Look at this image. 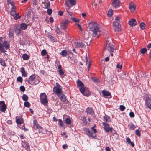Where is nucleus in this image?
I'll return each mask as SVG.
<instances>
[{
	"label": "nucleus",
	"instance_id": "obj_55",
	"mask_svg": "<svg viewBox=\"0 0 151 151\" xmlns=\"http://www.w3.org/2000/svg\"><path fill=\"white\" fill-rule=\"evenodd\" d=\"M83 119V121L84 123L85 124H87V122L86 121V117H83L82 118Z\"/></svg>",
	"mask_w": 151,
	"mask_h": 151
},
{
	"label": "nucleus",
	"instance_id": "obj_45",
	"mask_svg": "<svg viewBox=\"0 0 151 151\" xmlns=\"http://www.w3.org/2000/svg\"><path fill=\"white\" fill-rule=\"evenodd\" d=\"M116 67L117 68L121 69L122 68V64L120 63H119L117 64Z\"/></svg>",
	"mask_w": 151,
	"mask_h": 151
},
{
	"label": "nucleus",
	"instance_id": "obj_47",
	"mask_svg": "<svg viewBox=\"0 0 151 151\" xmlns=\"http://www.w3.org/2000/svg\"><path fill=\"white\" fill-rule=\"evenodd\" d=\"M47 54V52L44 49L41 52V55L43 56Z\"/></svg>",
	"mask_w": 151,
	"mask_h": 151
},
{
	"label": "nucleus",
	"instance_id": "obj_59",
	"mask_svg": "<svg viewBox=\"0 0 151 151\" xmlns=\"http://www.w3.org/2000/svg\"><path fill=\"white\" fill-rule=\"evenodd\" d=\"M91 129L94 132L93 133L95 134V133L97 132V130L96 129H95L94 128V127H91Z\"/></svg>",
	"mask_w": 151,
	"mask_h": 151
},
{
	"label": "nucleus",
	"instance_id": "obj_43",
	"mask_svg": "<svg viewBox=\"0 0 151 151\" xmlns=\"http://www.w3.org/2000/svg\"><path fill=\"white\" fill-rule=\"evenodd\" d=\"M21 16H19L18 13H16V14L14 15V19L15 20H17V19H20L21 18Z\"/></svg>",
	"mask_w": 151,
	"mask_h": 151
},
{
	"label": "nucleus",
	"instance_id": "obj_23",
	"mask_svg": "<svg viewBox=\"0 0 151 151\" xmlns=\"http://www.w3.org/2000/svg\"><path fill=\"white\" fill-rule=\"evenodd\" d=\"M20 72H21L22 76L24 77H26L27 76V73L26 71H25L23 67L21 68Z\"/></svg>",
	"mask_w": 151,
	"mask_h": 151
},
{
	"label": "nucleus",
	"instance_id": "obj_5",
	"mask_svg": "<svg viewBox=\"0 0 151 151\" xmlns=\"http://www.w3.org/2000/svg\"><path fill=\"white\" fill-rule=\"evenodd\" d=\"M53 91L54 93L57 94V95L62 93V88L61 86L59 84H57L53 88Z\"/></svg>",
	"mask_w": 151,
	"mask_h": 151
},
{
	"label": "nucleus",
	"instance_id": "obj_22",
	"mask_svg": "<svg viewBox=\"0 0 151 151\" xmlns=\"http://www.w3.org/2000/svg\"><path fill=\"white\" fill-rule=\"evenodd\" d=\"M76 83L78 86L79 88V89L81 88H84L85 87L83 83L79 79L77 81Z\"/></svg>",
	"mask_w": 151,
	"mask_h": 151
},
{
	"label": "nucleus",
	"instance_id": "obj_6",
	"mask_svg": "<svg viewBox=\"0 0 151 151\" xmlns=\"http://www.w3.org/2000/svg\"><path fill=\"white\" fill-rule=\"evenodd\" d=\"M113 28L115 32H119L121 31V26L120 24V23L116 22H113Z\"/></svg>",
	"mask_w": 151,
	"mask_h": 151
},
{
	"label": "nucleus",
	"instance_id": "obj_11",
	"mask_svg": "<svg viewBox=\"0 0 151 151\" xmlns=\"http://www.w3.org/2000/svg\"><path fill=\"white\" fill-rule=\"evenodd\" d=\"M145 101V106L151 110V99L149 97H146Z\"/></svg>",
	"mask_w": 151,
	"mask_h": 151
},
{
	"label": "nucleus",
	"instance_id": "obj_12",
	"mask_svg": "<svg viewBox=\"0 0 151 151\" xmlns=\"http://www.w3.org/2000/svg\"><path fill=\"white\" fill-rule=\"evenodd\" d=\"M33 124H34V128L35 129L38 130L39 132H40L41 131V130L42 129V127L39 125L36 120H34L33 121Z\"/></svg>",
	"mask_w": 151,
	"mask_h": 151
},
{
	"label": "nucleus",
	"instance_id": "obj_62",
	"mask_svg": "<svg viewBox=\"0 0 151 151\" xmlns=\"http://www.w3.org/2000/svg\"><path fill=\"white\" fill-rule=\"evenodd\" d=\"M76 25H77V26L78 27V28L80 29L81 31H82V29L81 28V26L78 24H76Z\"/></svg>",
	"mask_w": 151,
	"mask_h": 151
},
{
	"label": "nucleus",
	"instance_id": "obj_38",
	"mask_svg": "<svg viewBox=\"0 0 151 151\" xmlns=\"http://www.w3.org/2000/svg\"><path fill=\"white\" fill-rule=\"evenodd\" d=\"M22 58L23 60H27L29 58L28 55L26 54H24L23 55Z\"/></svg>",
	"mask_w": 151,
	"mask_h": 151
},
{
	"label": "nucleus",
	"instance_id": "obj_56",
	"mask_svg": "<svg viewBox=\"0 0 151 151\" xmlns=\"http://www.w3.org/2000/svg\"><path fill=\"white\" fill-rule=\"evenodd\" d=\"M129 116L130 117L132 118L134 116V114L133 112H131L129 114Z\"/></svg>",
	"mask_w": 151,
	"mask_h": 151
},
{
	"label": "nucleus",
	"instance_id": "obj_19",
	"mask_svg": "<svg viewBox=\"0 0 151 151\" xmlns=\"http://www.w3.org/2000/svg\"><path fill=\"white\" fill-rule=\"evenodd\" d=\"M102 93L104 97L108 98H111V95L109 92L105 90H103L102 91Z\"/></svg>",
	"mask_w": 151,
	"mask_h": 151
},
{
	"label": "nucleus",
	"instance_id": "obj_30",
	"mask_svg": "<svg viewBox=\"0 0 151 151\" xmlns=\"http://www.w3.org/2000/svg\"><path fill=\"white\" fill-rule=\"evenodd\" d=\"M14 30L12 28H10L9 32V36L12 37L13 36Z\"/></svg>",
	"mask_w": 151,
	"mask_h": 151
},
{
	"label": "nucleus",
	"instance_id": "obj_39",
	"mask_svg": "<svg viewBox=\"0 0 151 151\" xmlns=\"http://www.w3.org/2000/svg\"><path fill=\"white\" fill-rule=\"evenodd\" d=\"M91 79L95 83H98L99 82V80L98 78L92 77L91 78Z\"/></svg>",
	"mask_w": 151,
	"mask_h": 151
},
{
	"label": "nucleus",
	"instance_id": "obj_4",
	"mask_svg": "<svg viewBox=\"0 0 151 151\" xmlns=\"http://www.w3.org/2000/svg\"><path fill=\"white\" fill-rule=\"evenodd\" d=\"M80 91L85 96H88L91 95V92L88 88L85 86L84 88H81Z\"/></svg>",
	"mask_w": 151,
	"mask_h": 151
},
{
	"label": "nucleus",
	"instance_id": "obj_36",
	"mask_svg": "<svg viewBox=\"0 0 151 151\" xmlns=\"http://www.w3.org/2000/svg\"><path fill=\"white\" fill-rule=\"evenodd\" d=\"M65 122L67 124L69 125L71 123V121L69 118H67L65 119Z\"/></svg>",
	"mask_w": 151,
	"mask_h": 151
},
{
	"label": "nucleus",
	"instance_id": "obj_9",
	"mask_svg": "<svg viewBox=\"0 0 151 151\" xmlns=\"http://www.w3.org/2000/svg\"><path fill=\"white\" fill-rule=\"evenodd\" d=\"M105 49L111 52H113L114 50V46L111 43H108L106 42Z\"/></svg>",
	"mask_w": 151,
	"mask_h": 151
},
{
	"label": "nucleus",
	"instance_id": "obj_58",
	"mask_svg": "<svg viewBox=\"0 0 151 151\" xmlns=\"http://www.w3.org/2000/svg\"><path fill=\"white\" fill-rule=\"evenodd\" d=\"M62 147L63 149H67L68 147V145L66 144H64L63 145Z\"/></svg>",
	"mask_w": 151,
	"mask_h": 151
},
{
	"label": "nucleus",
	"instance_id": "obj_54",
	"mask_svg": "<svg viewBox=\"0 0 151 151\" xmlns=\"http://www.w3.org/2000/svg\"><path fill=\"white\" fill-rule=\"evenodd\" d=\"M135 132L136 135L138 136H140V133L139 130L137 129L135 131Z\"/></svg>",
	"mask_w": 151,
	"mask_h": 151
},
{
	"label": "nucleus",
	"instance_id": "obj_37",
	"mask_svg": "<svg viewBox=\"0 0 151 151\" xmlns=\"http://www.w3.org/2000/svg\"><path fill=\"white\" fill-rule=\"evenodd\" d=\"M34 81V84L36 85L38 84L40 82V78L37 77Z\"/></svg>",
	"mask_w": 151,
	"mask_h": 151
},
{
	"label": "nucleus",
	"instance_id": "obj_16",
	"mask_svg": "<svg viewBox=\"0 0 151 151\" xmlns=\"http://www.w3.org/2000/svg\"><path fill=\"white\" fill-rule=\"evenodd\" d=\"M35 75V74H32L30 76L29 78V80H27V81L29 84L32 85L34 84V82L36 79Z\"/></svg>",
	"mask_w": 151,
	"mask_h": 151
},
{
	"label": "nucleus",
	"instance_id": "obj_26",
	"mask_svg": "<svg viewBox=\"0 0 151 151\" xmlns=\"http://www.w3.org/2000/svg\"><path fill=\"white\" fill-rule=\"evenodd\" d=\"M126 140L127 142L128 143L129 145H131L132 147H133L134 146V144L133 142L131 141V140L129 138H127L126 139Z\"/></svg>",
	"mask_w": 151,
	"mask_h": 151
},
{
	"label": "nucleus",
	"instance_id": "obj_15",
	"mask_svg": "<svg viewBox=\"0 0 151 151\" xmlns=\"http://www.w3.org/2000/svg\"><path fill=\"white\" fill-rule=\"evenodd\" d=\"M103 125L104 126V128L105 130L107 132H112V128H110L109 125L106 122H103Z\"/></svg>",
	"mask_w": 151,
	"mask_h": 151
},
{
	"label": "nucleus",
	"instance_id": "obj_35",
	"mask_svg": "<svg viewBox=\"0 0 151 151\" xmlns=\"http://www.w3.org/2000/svg\"><path fill=\"white\" fill-rule=\"evenodd\" d=\"M114 22H116L119 23H120L121 22V19L119 17H115V21Z\"/></svg>",
	"mask_w": 151,
	"mask_h": 151
},
{
	"label": "nucleus",
	"instance_id": "obj_49",
	"mask_svg": "<svg viewBox=\"0 0 151 151\" xmlns=\"http://www.w3.org/2000/svg\"><path fill=\"white\" fill-rule=\"evenodd\" d=\"M129 126L130 128L133 130H134L136 128V127L135 125L132 124H129Z\"/></svg>",
	"mask_w": 151,
	"mask_h": 151
},
{
	"label": "nucleus",
	"instance_id": "obj_42",
	"mask_svg": "<svg viewBox=\"0 0 151 151\" xmlns=\"http://www.w3.org/2000/svg\"><path fill=\"white\" fill-rule=\"evenodd\" d=\"M24 105L25 107L29 108L30 107V105L28 101H25L24 103Z\"/></svg>",
	"mask_w": 151,
	"mask_h": 151
},
{
	"label": "nucleus",
	"instance_id": "obj_63",
	"mask_svg": "<svg viewBox=\"0 0 151 151\" xmlns=\"http://www.w3.org/2000/svg\"><path fill=\"white\" fill-rule=\"evenodd\" d=\"M22 129H23L25 131H27L28 130V129H27V128H26L25 127H24V124L23 125V127H22Z\"/></svg>",
	"mask_w": 151,
	"mask_h": 151
},
{
	"label": "nucleus",
	"instance_id": "obj_18",
	"mask_svg": "<svg viewBox=\"0 0 151 151\" xmlns=\"http://www.w3.org/2000/svg\"><path fill=\"white\" fill-rule=\"evenodd\" d=\"M121 2L119 0H113L112 1L111 5L115 8L119 7L120 6Z\"/></svg>",
	"mask_w": 151,
	"mask_h": 151
},
{
	"label": "nucleus",
	"instance_id": "obj_48",
	"mask_svg": "<svg viewBox=\"0 0 151 151\" xmlns=\"http://www.w3.org/2000/svg\"><path fill=\"white\" fill-rule=\"evenodd\" d=\"M71 19L73 21L75 22H79L80 21V19H79L74 18V17H71Z\"/></svg>",
	"mask_w": 151,
	"mask_h": 151
},
{
	"label": "nucleus",
	"instance_id": "obj_10",
	"mask_svg": "<svg viewBox=\"0 0 151 151\" xmlns=\"http://www.w3.org/2000/svg\"><path fill=\"white\" fill-rule=\"evenodd\" d=\"M70 3L72 5H74L76 4V1L75 0H66L65 2V4L67 7H68V9L71 7L70 6L69 3Z\"/></svg>",
	"mask_w": 151,
	"mask_h": 151
},
{
	"label": "nucleus",
	"instance_id": "obj_31",
	"mask_svg": "<svg viewBox=\"0 0 151 151\" xmlns=\"http://www.w3.org/2000/svg\"><path fill=\"white\" fill-rule=\"evenodd\" d=\"M61 55L63 57H66L67 55V52L65 50H63L60 53Z\"/></svg>",
	"mask_w": 151,
	"mask_h": 151
},
{
	"label": "nucleus",
	"instance_id": "obj_1",
	"mask_svg": "<svg viewBox=\"0 0 151 151\" xmlns=\"http://www.w3.org/2000/svg\"><path fill=\"white\" fill-rule=\"evenodd\" d=\"M88 27L90 30L92 32V36L97 37L100 34V30L99 24L96 22H90L88 25Z\"/></svg>",
	"mask_w": 151,
	"mask_h": 151
},
{
	"label": "nucleus",
	"instance_id": "obj_20",
	"mask_svg": "<svg viewBox=\"0 0 151 151\" xmlns=\"http://www.w3.org/2000/svg\"><path fill=\"white\" fill-rule=\"evenodd\" d=\"M59 98L63 102L65 103L66 101V98L64 94L62 93L57 95Z\"/></svg>",
	"mask_w": 151,
	"mask_h": 151
},
{
	"label": "nucleus",
	"instance_id": "obj_61",
	"mask_svg": "<svg viewBox=\"0 0 151 151\" xmlns=\"http://www.w3.org/2000/svg\"><path fill=\"white\" fill-rule=\"evenodd\" d=\"M16 13L15 12H10L11 15L13 16H14Z\"/></svg>",
	"mask_w": 151,
	"mask_h": 151
},
{
	"label": "nucleus",
	"instance_id": "obj_29",
	"mask_svg": "<svg viewBox=\"0 0 151 151\" xmlns=\"http://www.w3.org/2000/svg\"><path fill=\"white\" fill-rule=\"evenodd\" d=\"M23 122V120L22 118L17 119L16 118V122L18 124H21Z\"/></svg>",
	"mask_w": 151,
	"mask_h": 151
},
{
	"label": "nucleus",
	"instance_id": "obj_3",
	"mask_svg": "<svg viewBox=\"0 0 151 151\" xmlns=\"http://www.w3.org/2000/svg\"><path fill=\"white\" fill-rule=\"evenodd\" d=\"M10 47V44L9 43L6 41H4L3 42V44L0 43V51L2 53H4L6 52L4 48L6 50L8 49Z\"/></svg>",
	"mask_w": 151,
	"mask_h": 151
},
{
	"label": "nucleus",
	"instance_id": "obj_51",
	"mask_svg": "<svg viewBox=\"0 0 151 151\" xmlns=\"http://www.w3.org/2000/svg\"><path fill=\"white\" fill-rule=\"evenodd\" d=\"M125 107L123 105H121L119 106V109L121 111H124L125 109Z\"/></svg>",
	"mask_w": 151,
	"mask_h": 151
},
{
	"label": "nucleus",
	"instance_id": "obj_44",
	"mask_svg": "<svg viewBox=\"0 0 151 151\" xmlns=\"http://www.w3.org/2000/svg\"><path fill=\"white\" fill-rule=\"evenodd\" d=\"M55 31L58 34H61L60 31L58 27H56L55 28Z\"/></svg>",
	"mask_w": 151,
	"mask_h": 151
},
{
	"label": "nucleus",
	"instance_id": "obj_8",
	"mask_svg": "<svg viewBox=\"0 0 151 151\" xmlns=\"http://www.w3.org/2000/svg\"><path fill=\"white\" fill-rule=\"evenodd\" d=\"M74 45L77 47L83 48L86 46H88V44L87 42H74Z\"/></svg>",
	"mask_w": 151,
	"mask_h": 151
},
{
	"label": "nucleus",
	"instance_id": "obj_53",
	"mask_svg": "<svg viewBox=\"0 0 151 151\" xmlns=\"http://www.w3.org/2000/svg\"><path fill=\"white\" fill-rule=\"evenodd\" d=\"M20 89L22 92H24L25 90V88L24 86H21L20 87Z\"/></svg>",
	"mask_w": 151,
	"mask_h": 151
},
{
	"label": "nucleus",
	"instance_id": "obj_52",
	"mask_svg": "<svg viewBox=\"0 0 151 151\" xmlns=\"http://www.w3.org/2000/svg\"><path fill=\"white\" fill-rule=\"evenodd\" d=\"M52 10L51 9H48L47 11V13L49 15H51L52 13Z\"/></svg>",
	"mask_w": 151,
	"mask_h": 151
},
{
	"label": "nucleus",
	"instance_id": "obj_17",
	"mask_svg": "<svg viewBox=\"0 0 151 151\" xmlns=\"http://www.w3.org/2000/svg\"><path fill=\"white\" fill-rule=\"evenodd\" d=\"M69 21L66 20H64L60 24V27L62 29H65L67 26Z\"/></svg>",
	"mask_w": 151,
	"mask_h": 151
},
{
	"label": "nucleus",
	"instance_id": "obj_41",
	"mask_svg": "<svg viewBox=\"0 0 151 151\" xmlns=\"http://www.w3.org/2000/svg\"><path fill=\"white\" fill-rule=\"evenodd\" d=\"M113 11L112 9H109L107 13V16L109 17H111L112 15Z\"/></svg>",
	"mask_w": 151,
	"mask_h": 151
},
{
	"label": "nucleus",
	"instance_id": "obj_14",
	"mask_svg": "<svg viewBox=\"0 0 151 151\" xmlns=\"http://www.w3.org/2000/svg\"><path fill=\"white\" fill-rule=\"evenodd\" d=\"M6 106L4 101H0V110L2 112H5Z\"/></svg>",
	"mask_w": 151,
	"mask_h": 151
},
{
	"label": "nucleus",
	"instance_id": "obj_40",
	"mask_svg": "<svg viewBox=\"0 0 151 151\" xmlns=\"http://www.w3.org/2000/svg\"><path fill=\"white\" fill-rule=\"evenodd\" d=\"M22 98L24 101H26L28 100V97L26 95L24 94L22 96Z\"/></svg>",
	"mask_w": 151,
	"mask_h": 151
},
{
	"label": "nucleus",
	"instance_id": "obj_13",
	"mask_svg": "<svg viewBox=\"0 0 151 151\" xmlns=\"http://www.w3.org/2000/svg\"><path fill=\"white\" fill-rule=\"evenodd\" d=\"M129 9L132 13H133L136 10V5L133 2H130L129 4Z\"/></svg>",
	"mask_w": 151,
	"mask_h": 151
},
{
	"label": "nucleus",
	"instance_id": "obj_28",
	"mask_svg": "<svg viewBox=\"0 0 151 151\" xmlns=\"http://www.w3.org/2000/svg\"><path fill=\"white\" fill-rule=\"evenodd\" d=\"M58 124L60 126V127H63L64 129H65V127L64 125L63 122L61 119H59L58 120Z\"/></svg>",
	"mask_w": 151,
	"mask_h": 151
},
{
	"label": "nucleus",
	"instance_id": "obj_33",
	"mask_svg": "<svg viewBox=\"0 0 151 151\" xmlns=\"http://www.w3.org/2000/svg\"><path fill=\"white\" fill-rule=\"evenodd\" d=\"M109 119V117L107 115H105L103 117L104 121L106 123L108 122V119Z\"/></svg>",
	"mask_w": 151,
	"mask_h": 151
},
{
	"label": "nucleus",
	"instance_id": "obj_32",
	"mask_svg": "<svg viewBox=\"0 0 151 151\" xmlns=\"http://www.w3.org/2000/svg\"><path fill=\"white\" fill-rule=\"evenodd\" d=\"M0 63L2 65L4 66H6V64L5 63L4 60L2 58H0Z\"/></svg>",
	"mask_w": 151,
	"mask_h": 151
},
{
	"label": "nucleus",
	"instance_id": "obj_25",
	"mask_svg": "<svg viewBox=\"0 0 151 151\" xmlns=\"http://www.w3.org/2000/svg\"><path fill=\"white\" fill-rule=\"evenodd\" d=\"M86 111L88 113L91 114H93L94 112L93 109L91 108H88L86 110Z\"/></svg>",
	"mask_w": 151,
	"mask_h": 151
},
{
	"label": "nucleus",
	"instance_id": "obj_60",
	"mask_svg": "<svg viewBox=\"0 0 151 151\" xmlns=\"http://www.w3.org/2000/svg\"><path fill=\"white\" fill-rule=\"evenodd\" d=\"M58 14L60 16H62L63 14V12L61 11H59L58 12Z\"/></svg>",
	"mask_w": 151,
	"mask_h": 151
},
{
	"label": "nucleus",
	"instance_id": "obj_34",
	"mask_svg": "<svg viewBox=\"0 0 151 151\" xmlns=\"http://www.w3.org/2000/svg\"><path fill=\"white\" fill-rule=\"evenodd\" d=\"M140 27L142 30H144L145 27V24L144 23L142 22L140 24Z\"/></svg>",
	"mask_w": 151,
	"mask_h": 151
},
{
	"label": "nucleus",
	"instance_id": "obj_46",
	"mask_svg": "<svg viewBox=\"0 0 151 151\" xmlns=\"http://www.w3.org/2000/svg\"><path fill=\"white\" fill-rule=\"evenodd\" d=\"M147 49L145 48H144L141 50V52L142 54H145L147 52Z\"/></svg>",
	"mask_w": 151,
	"mask_h": 151
},
{
	"label": "nucleus",
	"instance_id": "obj_24",
	"mask_svg": "<svg viewBox=\"0 0 151 151\" xmlns=\"http://www.w3.org/2000/svg\"><path fill=\"white\" fill-rule=\"evenodd\" d=\"M19 26L16 25L14 27V30L15 32L17 34H19L21 32V30Z\"/></svg>",
	"mask_w": 151,
	"mask_h": 151
},
{
	"label": "nucleus",
	"instance_id": "obj_21",
	"mask_svg": "<svg viewBox=\"0 0 151 151\" xmlns=\"http://www.w3.org/2000/svg\"><path fill=\"white\" fill-rule=\"evenodd\" d=\"M128 23L130 26H133L136 25L137 23L135 19H133L129 21Z\"/></svg>",
	"mask_w": 151,
	"mask_h": 151
},
{
	"label": "nucleus",
	"instance_id": "obj_2",
	"mask_svg": "<svg viewBox=\"0 0 151 151\" xmlns=\"http://www.w3.org/2000/svg\"><path fill=\"white\" fill-rule=\"evenodd\" d=\"M40 103L44 106H47L48 102L46 94L44 93H41L40 96Z\"/></svg>",
	"mask_w": 151,
	"mask_h": 151
},
{
	"label": "nucleus",
	"instance_id": "obj_57",
	"mask_svg": "<svg viewBox=\"0 0 151 151\" xmlns=\"http://www.w3.org/2000/svg\"><path fill=\"white\" fill-rule=\"evenodd\" d=\"M59 73L60 75H63L64 73L62 69L61 70H59Z\"/></svg>",
	"mask_w": 151,
	"mask_h": 151
},
{
	"label": "nucleus",
	"instance_id": "obj_64",
	"mask_svg": "<svg viewBox=\"0 0 151 151\" xmlns=\"http://www.w3.org/2000/svg\"><path fill=\"white\" fill-rule=\"evenodd\" d=\"M148 50H149L151 48V43H149L147 46Z\"/></svg>",
	"mask_w": 151,
	"mask_h": 151
},
{
	"label": "nucleus",
	"instance_id": "obj_50",
	"mask_svg": "<svg viewBox=\"0 0 151 151\" xmlns=\"http://www.w3.org/2000/svg\"><path fill=\"white\" fill-rule=\"evenodd\" d=\"M17 81L22 83L23 81V79L22 78L21 76H19L17 78Z\"/></svg>",
	"mask_w": 151,
	"mask_h": 151
},
{
	"label": "nucleus",
	"instance_id": "obj_27",
	"mask_svg": "<svg viewBox=\"0 0 151 151\" xmlns=\"http://www.w3.org/2000/svg\"><path fill=\"white\" fill-rule=\"evenodd\" d=\"M27 24L24 23H22L20 24V28L22 30H24L27 28Z\"/></svg>",
	"mask_w": 151,
	"mask_h": 151
},
{
	"label": "nucleus",
	"instance_id": "obj_7",
	"mask_svg": "<svg viewBox=\"0 0 151 151\" xmlns=\"http://www.w3.org/2000/svg\"><path fill=\"white\" fill-rule=\"evenodd\" d=\"M83 130L86 135H88L89 137L95 138L96 136V134L93 133H92L88 128H84Z\"/></svg>",
	"mask_w": 151,
	"mask_h": 151
}]
</instances>
